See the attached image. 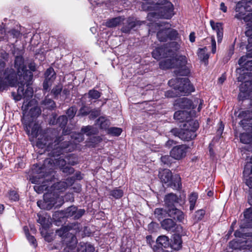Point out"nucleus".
Returning <instances> with one entry per match:
<instances>
[{
  "label": "nucleus",
  "mask_w": 252,
  "mask_h": 252,
  "mask_svg": "<svg viewBox=\"0 0 252 252\" xmlns=\"http://www.w3.org/2000/svg\"><path fill=\"white\" fill-rule=\"evenodd\" d=\"M33 93L32 88L28 85L26 86V90L22 87H19L17 90V95H15V93H12L15 100L19 101L22 98L24 99L22 106L23 123L25 126V129L28 133L30 132L29 127H31L30 124H29V122H31V118L33 120L41 114L40 109L36 106V100L32 99Z\"/></svg>",
  "instance_id": "nucleus-1"
},
{
  "label": "nucleus",
  "mask_w": 252,
  "mask_h": 252,
  "mask_svg": "<svg viewBox=\"0 0 252 252\" xmlns=\"http://www.w3.org/2000/svg\"><path fill=\"white\" fill-rule=\"evenodd\" d=\"M31 71L26 69V65L24 64V59L21 56H17L15 58L14 67L16 70V75L18 78L19 87L24 88V84L30 82L32 78V71H35L36 70V66L34 63H30L28 65Z\"/></svg>",
  "instance_id": "nucleus-2"
},
{
  "label": "nucleus",
  "mask_w": 252,
  "mask_h": 252,
  "mask_svg": "<svg viewBox=\"0 0 252 252\" xmlns=\"http://www.w3.org/2000/svg\"><path fill=\"white\" fill-rule=\"evenodd\" d=\"M64 138L62 136L56 138L53 142H49L51 138L47 137L44 139L38 138L37 145L38 147L43 148L42 146H47V150L51 151V154L53 157L59 156L62 153V151H67L66 149L69 147L70 142L67 141H63Z\"/></svg>",
  "instance_id": "nucleus-3"
},
{
  "label": "nucleus",
  "mask_w": 252,
  "mask_h": 252,
  "mask_svg": "<svg viewBox=\"0 0 252 252\" xmlns=\"http://www.w3.org/2000/svg\"><path fill=\"white\" fill-rule=\"evenodd\" d=\"M199 127L197 121L189 120L185 122L181 130L179 131L177 128L171 130V132L184 141H190L196 136V131Z\"/></svg>",
  "instance_id": "nucleus-4"
},
{
  "label": "nucleus",
  "mask_w": 252,
  "mask_h": 252,
  "mask_svg": "<svg viewBox=\"0 0 252 252\" xmlns=\"http://www.w3.org/2000/svg\"><path fill=\"white\" fill-rule=\"evenodd\" d=\"M67 226H64L56 231V234L62 237L66 245L64 252H79L76 248L77 239L72 232H70Z\"/></svg>",
  "instance_id": "nucleus-5"
},
{
  "label": "nucleus",
  "mask_w": 252,
  "mask_h": 252,
  "mask_svg": "<svg viewBox=\"0 0 252 252\" xmlns=\"http://www.w3.org/2000/svg\"><path fill=\"white\" fill-rule=\"evenodd\" d=\"M158 176L161 182L166 184L167 186L172 187L176 189H181V178L179 175H175L173 177L171 171L165 169L159 172Z\"/></svg>",
  "instance_id": "nucleus-6"
},
{
  "label": "nucleus",
  "mask_w": 252,
  "mask_h": 252,
  "mask_svg": "<svg viewBox=\"0 0 252 252\" xmlns=\"http://www.w3.org/2000/svg\"><path fill=\"white\" fill-rule=\"evenodd\" d=\"M174 83H176L175 89L178 90L181 95H186L194 91L192 85L188 78H176L171 79L168 82V84L170 86L173 85Z\"/></svg>",
  "instance_id": "nucleus-7"
},
{
  "label": "nucleus",
  "mask_w": 252,
  "mask_h": 252,
  "mask_svg": "<svg viewBox=\"0 0 252 252\" xmlns=\"http://www.w3.org/2000/svg\"><path fill=\"white\" fill-rule=\"evenodd\" d=\"M66 161L64 159L62 158L61 157L58 158H47L41 167V171L39 172V174L46 173L47 174L50 173L53 170L55 166H58L61 169L64 167Z\"/></svg>",
  "instance_id": "nucleus-8"
},
{
  "label": "nucleus",
  "mask_w": 252,
  "mask_h": 252,
  "mask_svg": "<svg viewBox=\"0 0 252 252\" xmlns=\"http://www.w3.org/2000/svg\"><path fill=\"white\" fill-rule=\"evenodd\" d=\"M10 73H8V69L5 70L3 72V77L4 80L0 78V90H4L7 85L13 87L17 83H18V78L13 69L9 70Z\"/></svg>",
  "instance_id": "nucleus-9"
},
{
  "label": "nucleus",
  "mask_w": 252,
  "mask_h": 252,
  "mask_svg": "<svg viewBox=\"0 0 252 252\" xmlns=\"http://www.w3.org/2000/svg\"><path fill=\"white\" fill-rule=\"evenodd\" d=\"M157 35L161 42L167 41L168 39L174 40L178 37V33L176 30L166 28L160 30Z\"/></svg>",
  "instance_id": "nucleus-10"
},
{
  "label": "nucleus",
  "mask_w": 252,
  "mask_h": 252,
  "mask_svg": "<svg viewBox=\"0 0 252 252\" xmlns=\"http://www.w3.org/2000/svg\"><path fill=\"white\" fill-rule=\"evenodd\" d=\"M252 80L246 81L242 83L240 87V93L238 98L240 100H243L246 99H252Z\"/></svg>",
  "instance_id": "nucleus-11"
},
{
  "label": "nucleus",
  "mask_w": 252,
  "mask_h": 252,
  "mask_svg": "<svg viewBox=\"0 0 252 252\" xmlns=\"http://www.w3.org/2000/svg\"><path fill=\"white\" fill-rule=\"evenodd\" d=\"M188 147L186 145L174 146L170 151V156L177 160H180L186 157Z\"/></svg>",
  "instance_id": "nucleus-12"
},
{
  "label": "nucleus",
  "mask_w": 252,
  "mask_h": 252,
  "mask_svg": "<svg viewBox=\"0 0 252 252\" xmlns=\"http://www.w3.org/2000/svg\"><path fill=\"white\" fill-rule=\"evenodd\" d=\"M51 196V194L49 193L44 194L43 200L37 201V206L42 209L50 210L55 204L54 199Z\"/></svg>",
  "instance_id": "nucleus-13"
},
{
  "label": "nucleus",
  "mask_w": 252,
  "mask_h": 252,
  "mask_svg": "<svg viewBox=\"0 0 252 252\" xmlns=\"http://www.w3.org/2000/svg\"><path fill=\"white\" fill-rule=\"evenodd\" d=\"M45 80L43 84L44 90L47 91L56 78V73L52 68H48L45 73Z\"/></svg>",
  "instance_id": "nucleus-14"
},
{
  "label": "nucleus",
  "mask_w": 252,
  "mask_h": 252,
  "mask_svg": "<svg viewBox=\"0 0 252 252\" xmlns=\"http://www.w3.org/2000/svg\"><path fill=\"white\" fill-rule=\"evenodd\" d=\"M143 22L134 20L133 19L128 18L126 22L124 23L121 29V31L124 33H128L131 30H136L141 25Z\"/></svg>",
  "instance_id": "nucleus-15"
},
{
  "label": "nucleus",
  "mask_w": 252,
  "mask_h": 252,
  "mask_svg": "<svg viewBox=\"0 0 252 252\" xmlns=\"http://www.w3.org/2000/svg\"><path fill=\"white\" fill-rule=\"evenodd\" d=\"M84 210H78L76 207L72 206L65 210L64 216L67 218L72 217L74 219H78L84 215Z\"/></svg>",
  "instance_id": "nucleus-16"
},
{
  "label": "nucleus",
  "mask_w": 252,
  "mask_h": 252,
  "mask_svg": "<svg viewBox=\"0 0 252 252\" xmlns=\"http://www.w3.org/2000/svg\"><path fill=\"white\" fill-rule=\"evenodd\" d=\"M168 216L176 219L179 221H182L184 219V215L180 210L176 208L174 206H171L167 211Z\"/></svg>",
  "instance_id": "nucleus-17"
},
{
  "label": "nucleus",
  "mask_w": 252,
  "mask_h": 252,
  "mask_svg": "<svg viewBox=\"0 0 252 252\" xmlns=\"http://www.w3.org/2000/svg\"><path fill=\"white\" fill-rule=\"evenodd\" d=\"M174 118L175 120L179 121L180 122H184L190 119V115L189 113L186 110H180L176 111L174 115Z\"/></svg>",
  "instance_id": "nucleus-18"
},
{
  "label": "nucleus",
  "mask_w": 252,
  "mask_h": 252,
  "mask_svg": "<svg viewBox=\"0 0 252 252\" xmlns=\"http://www.w3.org/2000/svg\"><path fill=\"white\" fill-rule=\"evenodd\" d=\"M212 29L215 31L217 34L218 42H220L222 40L223 36L222 27L220 23H215L213 21L210 22Z\"/></svg>",
  "instance_id": "nucleus-19"
},
{
  "label": "nucleus",
  "mask_w": 252,
  "mask_h": 252,
  "mask_svg": "<svg viewBox=\"0 0 252 252\" xmlns=\"http://www.w3.org/2000/svg\"><path fill=\"white\" fill-rule=\"evenodd\" d=\"M176 225L175 222L171 219H164L161 222V227L168 231H173L175 230Z\"/></svg>",
  "instance_id": "nucleus-20"
},
{
  "label": "nucleus",
  "mask_w": 252,
  "mask_h": 252,
  "mask_svg": "<svg viewBox=\"0 0 252 252\" xmlns=\"http://www.w3.org/2000/svg\"><path fill=\"white\" fill-rule=\"evenodd\" d=\"M175 61L174 58L165 59L159 63V67L162 69L176 67Z\"/></svg>",
  "instance_id": "nucleus-21"
},
{
  "label": "nucleus",
  "mask_w": 252,
  "mask_h": 252,
  "mask_svg": "<svg viewBox=\"0 0 252 252\" xmlns=\"http://www.w3.org/2000/svg\"><path fill=\"white\" fill-rule=\"evenodd\" d=\"M165 48H163L162 47L157 48L152 52V56L153 58L157 60H159L162 58L167 57L168 56L166 55L167 53H165Z\"/></svg>",
  "instance_id": "nucleus-22"
},
{
  "label": "nucleus",
  "mask_w": 252,
  "mask_h": 252,
  "mask_svg": "<svg viewBox=\"0 0 252 252\" xmlns=\"http://www.w3.org/2000/svg\"><path fill=\"white\" fill-rule=\"evenodd\" d=\"M77 250L79 252H94V248L90 243L80 242Z\"/></svg>",
  "instance_id": "nucleus-23"
},
{
  "label": "nucleus",
  "mask_w": 252,
  "mask_h": 252,
  "mask_svg": "<svg viewBox=\"0 0 252 252\" xmlns=\"http://www.w3.org/2000/svg\"><path fill=\"white\" fill-rule=\"evenodd\" d=\"M171 247L175 250H179L182 248V241L181 237L179 235H175L172 240Z\"/></svg>",
  "instance_id": "nucleus-24"
},
{
  "label": "nucleus",
  "mask_w": 252,
  "mask_h": 252,
  "mask_svg": "<svg viewBox=\"0 0 252 252\" xmlns=\"http://www.w3.org/2000/svg\"><path fill=\"white\" fill-rule=\"evenodd\" d=\"M156 242L158 247L165 248L168 247L170 245L169 238L165 235L158 236Z\"/></svg>",
  "instance_id": "nucleus-25"
},
{
  "label": "nucleus",
  "mask_w": 252,
  "mask_h": 252,
  "mask_svg": "<svg viewBox=\"0 0 252 252\" xmlns=\"http://www.w3.org/2000/svg\"><path fill=\"white\" fill-rule=\"evenodd\" d=\"M40 105L43 108L48 109H52L56 107L55 102L52 99L48 98V95L41 101Z\"/></svg>",
  "instance_id": "nucleus-26"
},
{
  "label": "nucleus",
  "mask_w": 252,
  "mask_h": 252,
  "mask_svg": "<svg viewBox=\"0 0 252 252\" xmlns=\"http://www.w3.org/2000/svg\"><path fill=\"white\" fill-rule=\"evenodd\" d=\"M178 103L179 106L184 109H190L192 107V101L186 97L180 98Z\"/></svg>",
  "instance_id": "nucleus-27"
},
{
  "label": "nucleus",
  "mask_w": 252,
  "mask_h": 252,
  "mask_svg": "<svg viewBox=\"0 0 252 252\" xmlns=\"http://www.w3.org/2000/svg\"><path fill=\"white\" fill-rule=\"evenodd\" d=\"M165 203L169 206L178 202V197L174 193H169L165 197Z\"/></svg>",
  "instance_id": "nucleus-28"
},
{
  "label": "nucleus",
  "mask_w": 252,
  "mask_h": 252,
  "mask_svg": "<svg viewBox=\"0 0 252 252\" xmlns=\"http://www.w3.org/2000/svg\"><path fill=\"white\" fill-rule=\"evenodd\" d=\"M29 124H30L31 127H29L30 129V132L28 133L27 132L28 135H31L32 137H37L38 136V132L39 129V126L37 124H34V125L32 126V123L31 122H29ZM26 131H27L26 130Z\"/></svg>",
  "instance_id": "nucleus-29"
},
{
  "label": "nucleus",
  "mask_w": 252,
  "mask_h": 252,
  "mask_svg": "<svg viewBox=\"0 0 252 252\" xmlns=\"http://www.w3.org/2000/svg\"><path fill=\"white\" fill-rule=\"evenodd\" d=\"M180 47V45L177 42L173 41L169 43L168 46L165 48L166 52L169 53L177 51ZM170 54L169 53V55Z\"/></svg>",
  "instance_id": "nucleus-30"
},
{
  "label": "nucleus",
  "mask_w": 252,
  "mask_h": 252,
  "mask_svg": "<svg viewBox=\"0 0 252 252\" xmlns=\"http://www.w3.org/2000/svg\"><path fill=\"white\" fill-rule=\"evenodd\" d=\"M122 22V18L120 17H116L107 21L106 26L109 28L115 27Z\"/></svg>",
  "instance_id": "nucleus-31"
},
{
  "label": "nucleus",
  "mask_w": 252,
  "mask_h": 252,
  "mask_svg": "<svg viewBox=\"0 0 252 252\" xmlns=\"http://www.w3.org/2000/svg\"><path fill=\"white\" fill-rule=\"evenodd\" d=\"M175 65L177 68H182L184 67L187 63V58L184 56H180L178 59H174Z\"/></svg>",
  "instance_id": "nucleus-32"
},
{
  "label": "nucleus",
  "mask_w": 252,
  "mask_h": 252,
  "mask_svg": "<svg viewBox=\"0 0 252 252\" xmlns=\"http://www.w3.org/2000/svg\"><path fill=\"white\" fill-rule=\"evenodd\" d=\"M240 141L244 144H252V135L249 133H244L240 135Z\"/></svg>",
  "instance_id": "nucleus-33"
},
{
  "label": "nucleus",
  "mask_w": 252,
  "mask_h": 252,
  "mask_svg": "<svg viewBox=\"0 0 252 252\" xmlns=\"http://www.w3.org/2000/svg\"><path fill=\"white\" fill-rule=\"evenodd\" d=\"M244 219L241 220V223L252 221V207L248 209L244 214Z\"/></svg>",
  "instance_id": "nucleus-34"
},
{
  "label": "nucleus",
  "mask_w": 252,
  "mask_h": 252,
  "mask_svg": "<svg viewBox=\"0 0 252 252\" xmlns=\"http://www.w3.org/2000/svg\"><path fill=\"white\" fill-rule=\"evenodd\" d=\"M97 124L101 128L106 129L110 125V122L104 117H101L97 120Z\"/></svg>",
  "instance_id": "nucleus-35"
},
{
  "label": "nucleus",
  "mask_w": 252,
  "mask_h": 252,
  "mask_svg": "<svg viewBox=\"0 0 252 252\" xmlns=\"http://www.w3.org/2000/svg\"><path fill=\"white\" fill-rule=\"evenodd\" d=\"M198 198V195L196 193H192L189 196V202L190 204L189 209L193 210L194 208L195 205Z\"/></svg>",
  "instance_id": "nucleus-36"
},
{
  "label": "nucleus",
  "mask_w": 252,
  "mask_h": 252,
  "mask_svg": "<svg viewBox=\"0 0 252 252\" xmlns=\"http://www.w3.org/2000/svg\"><path fill=\"white\" fill-rule=\"evenodd\" d=\"M207 48L205 47L203 48H200L198 50V56L201 60H207L209 58V55L207 53Z\"/></svg>",
  "instance_id": "nucleus-37"
},
{
  "label": "nucleus",
  "mask_w": 252,
  "mask_h": 252,
  "mask_svg": "<svg viewBox=\"0 0 252 252\" xmlns=\"http://www.w3.org/2000/svg\"><path fill=\"white\" fill-rule=\"evenodd\" d=\"M63 90V85L61 84H58L53 87L51 90V93L56 98L61 94Z\"/></svg>",
  "instance_id": "nucleus-38"
},
{
  "label": "nucleus",
  "mask_w": 252,
  "mask_h": 252,
  "mask_svg": "<svg viewBox=\"0 0 252 252\" xmlns=\"http://www.w3.org/2000/svg\"><path fill=\"white\" fill-rule=\"evenodd\" d=\"M123 190L119 189H116L110 191V194L116 199H119L123 195Z\"/></svg>",
  "instance_id": "nucleus-39"
},
{
  "label": "nucleus",
  "mask_w": 252,
  "mask_h": 252,
  "mask_svg": "<svg viewBox=\"0 0 252 252\" xmlns=\"http://www.w3.org/2000/svg\"><path fill=\"white\" fill-rule=\"evenodd\" d=\"M166 212L167 211H164L163 209L161 208H156L155 210L154 214L156 217L160 220L163 219L165 216Z\"/></svg>",
  "instance_id": "nucleus-40"
},
{
  "label": "nucleus",
  "mask_w": 252,
  "mask_h": 252,
  "mask_svg": "<svg viewBox=\"0 0 252 252\" xmlns=\"http://www.w3.org/2000/svg\"><path fill=\"white\" fill-rule=\"evenodd\" d=\"M88 94L89 97L92 99H97L101 96V93L94 89L90 90Z\"/></svg>",
  "instance_id": "nucleus-41"
},
{
  "label": "nucleus",
  "mask_w": 252,
  "mask_h": 252,
  "mask_svg": "<svg viewBox=\"0 0 252 252\" xmlns=\"http://www.w3.org/2000/svg\"><path fill=\"white\" fill-rule=\"evenodd\" d=\"M179 95H181V94L177 89H175V87L173 90H169L165 92V95L168 97H174Z\"/></svg>",
  "instance_id": "nucleus-42"
},
{
  "label": "nucleus",
  "mask_w": 252,
  "mask_h": 252,
  "mask_svg": "<svg viewBox=\"0 0 252 252\" xmlns=\"http://www.w3.org/2000/svg\"><path fill=\"white\" fill-rule=\"evenodd\" d=\"M108 131L109 133L117 136L120 135L122 132L121 128L115 127H110Z\"/></svg>",
  "instance_id": "nucleus-43"
},
{
  "label": "nucleus",
  "mask_w": 252,
  "mask_h": 252,
  "mask_svg": "<svg viewBox=\"0 0 252 252\" xmlns=\"http://www.w3.org/2000/svg\"><path fill=\"white\" fill-rule=\"evenodd\" d=\"M67 122V119L66 116L62 115L59 117L58 119V124L62 127L65 126Z\"/></svg>",
  "instance_id": "nucleus-44"
},
{
  "label": "nucleus",
  "mask_w": 252,
  "mask_h": 252,
  "mask_svg": "<svg viewBox=\"0 0 252 252\" xmlns=\"http://www.w3.org/2000/svg\"><path fill=\"white\" fill-rule=\"evenodd\" d=\"M72 139H73V142L76 144L77 142H80L84 140L83 134L81 133H77L73 134L71 136Z\"/></svg>",
  "instance_id": "nucleus-45"
},
{
  "label": "nucleus",
  "mask_w": 252,
  "mask_h": 252,
  "mask_svg": "<svg viewBox=\"0 0 252 252\" xmlns=\"http://www.w3.org/2000/svg\"><path fill=\"white\" fill-rule=\"evenodd\" d=\"M77 111V109L76 107H70L66 112V114L67 115V117L69 119L73 118Z\"/></svg>",
  "instance_id": "nucleus-46"
},
{
  "label": "nucleus",
  "mask_w": 252,
  "mask_h": 252,
  "mask_svg": "<svg viewBox=\"0 0 252 252\" xmlns=\"http://www.w3.org/2000/svg\"><path fill=\"white\" fill-rule=\"evenodd\" d=\"M9 198L10 199L16 201L19 199V195L17 192L14 190H11L9 192Z\"/></svg>",
  "instance_id": "nucleus-47"
},
{
  "label": "nucleus",
  "mask_w": 252,
  "mask_h": 252,
  "mask_svg": "<svg viewBox=\"0 0 252 252\" xmlns=\"http://www.w3.org/2000/svg\"><path fill=\"white\" fill-rule=\"evenodd\" d=\"M67 187V184L65 182H60L55 185L54 188L57 189L61 190L65 189Z\"/></svg>",
  "instance_id": "nucleus-48"
},
{
  "label": "nucleus",
  "mask_w": 252,
  "mask_h": 252,
  "mask_svg": "<svg viewBox=\"0 0 252 252\" xmlns=\"http://www.w3.org/2000/svg\"><path fill=\"white\" fill-rule=\"evenodd\" d=\"M5 63L4 61H3L2 60L0 59V75H3V72H5V70L8 69V73L10 74V72H9V70L10 69H12V68L8 69V68L6 69H4L5 68Z\"/></svg>",
  "instance_id": "nucleus-49"
},
{
  "label": "nucleus",
  "mask_w": 252,
  "mask_h": 252,
  "mask_svg": "<svg viewBox=\"0 0 252 252\" xmlns=\"http://www.w3.org/2000/svg\"><path fill=\"white\" fill-rule=\"evenodd\" d=\"M90 112V109L86 106L81 108L79 110V115L85 116L88 115Z\"/></svg>",
  "instance_id": "nucleus-50"
},
{
  "label": "nucleus",
  "mask_w": 252,
  "mask_h": 252,
  "mask_svg": "<svg viewBox=\"0 0 252 252\" xmlns=\"http://www.w3.org/2000/svg\"><path fill=\"white\" fill-rule=\"evenodd\" d=\"M62 171L67 174H71L74 172V169L68 166H66L62 168Z\"/></svg>",
  "instance_id": "nucleus-51"
},
{
  "label": "nucleus",
  "mask_w": 252,
  "mask_h": 252,
  "mask_svg": "<svg viewBox=\"0 0 252 252\" xmlns=\"http://www.w3.org/2000/svg\"><path fill=\"white\" fill-rule=\"evenodd\" d=\"M26 237L31 243L34 246H36V240L33 236L31 235L29 233H26Z\"/></svg>",
  "instance_id": "nucleus-52"
},
{
  "label": "nucleus",
  "mask_w": 252,
  "mask_h": 252,
  "mask_svg": "<svg viewBox=\"0 0 252 252\" xmlns=\"http://www.w3.org/2000/svg\"><path fill=\"white\" fill-rule=\"evenodd\" d=\"M92 129L91 126H87L82 128L81 131L83 133H86L87 135H89L91 134V130Z\"/></svg>",
  "instance_id": "nucleus-53"
},
{
  "label": "nucleus",
  "mask_w": 252,
  "mask_h": 252,
  "mask_svg": "<svg viewBox=\"0 0 252 252\" xmlns=\"http://www.w3.org/2000/svg\"><path fill=\"white\" fill-rule=\"evenodd\" d=\"M34 190L36 192H37L38 193H40L43 191V190L44 189H46L47 187H45V185L40 186H36L34 187Z\"/></svg>",
  "instance_id": "nucleus-54"
},
{
  "label": "nucleus",
  "mask_w": 252,
  "mask_h": 252,
  "mask_svg": "<svg viewBox=\"0 0 252 252\" xmlns=\"http://www.w3.org/2000/svg\"><path fill=\"white\" fill-rule=\"evenodd\" d=\"M8 33L10 34V35H12L13 37H18L19 36L20 34V32L15 30H12L8 32Z\"/></svg>",
  "instance_id": "nucleus-55"
},
{
  "label": "nucleus",
  "mask_w": 252,
  "mask_h": 252,
  "mask_svg": "<svg viewBox=\"0 0 252 252\" xmlns=\"http://www.w3.org/2000/svg\"><path fill=\"white\" fill-rule=\"evenodd\" d=\"M212 52L215 54L216 51V43L214 37H211Z\"/></svg>",
  "instance_id": "nucleus-56"
},
{
  "label": "nucleus",
  "mask_w": 252,
  "mask_h": 252,
  "mask_svg": "<svg viewBox=\"0 0 252 252\" xmlns=\"http://www.w3.org/2000/svg\"><path fill=\"white\" fill-rule=\"evenodd\" d=\"M161 161L166 164H169L170 163V157L167 156H163L161 158Z\"/></svg>",
  "instance_id": "nucleus-57"
},
{
  "label": "nucleus",
  "mask_w": 252,
  "mask_h": 252,
  "mask_svg": "<svg viewBox=\"0 0 252 252\" xmlns=\"http://www.w3.org/2000/svg\"><path fill=\"white\" fill-rule=\"evenodd\" d=\"M241 228L252 227V221H249L246 223H241Z\"/></svg>",
  "instance_id": "nucleus-58"
},
{
  "label": "nucleus",
  "mask_w": 252,
  "mask_h": 252,
  "mask_svg": "<svg viewBox=\"0 0 252 252\" xmlns=\"http://www.w3.org/2000/svg\"><path fill=\"white\" fill-rule=\"evenodd\" d=\"M250 113L249 111H242L240 113V114L238 115L239 117L240 118H245L247 117V114Z\"/></svg>",
  "instance_id": "nucleus-59"
},
{
  "label": "nucleus",
  "mask_w": 252,
  "mask_h": 252,
  "mask_svg": "<svg viewBox=\"0 0 252 252\" xmlns=\"http://www.w3.org/2000/svg\"><path fill=\"white\" fill-rule=\"evenodd\" d=\"M99 115V111L98 110H94L91 112V116L96 117Z\"/></svg>",
  "instance_id": "nucleus-60"
},
{
  "label": "nucleus",
  "mask_w": 252,
  "mask_h": 252,
  "mask_svg": "<svg viewBox=\"0 0 252 252\" xmlns=\"http://www.w3.org/2000/svg\"><path fill=\"white\" fill-rule=\"evenodd\" d=\"M175 144V143L174 142V141L173 140H169L168 141H167L165 145H166V147H170L171 146H172L173 144Z\"/></svg>",
  "instance_id": "nucleus-61"
},
{
  "label": "nucleus",
  "mask_w": 252,
  "mask_h": 252,
  "mask_svg": "<svg viewBox=\"0 0 252 252\" xmlns=\"http://www.w3.org/2000/svg\"><path fill=\"white\" fill-rule=\"evenodd\" d=\"M220 9L224 12H226L227 11V7L225 6V4L223 2H221L220 3Z\"/></svg>",
  "instance_id": "nucleus-62"
},
{
  "label": "nucleus",
  "mask_w": 252,
  "mask_h": 252,
  "mask_svg": "<svg viewBox=\"0 0 252 252\" xmlns=\"http://www.w3.org/2000/svg\"><path fill=\"white\" fill-rule=\"evenodd\" d=\"M189 40L191 42H193L195 41V35L193 32H191L189 34Z\"/></svg>",
  "instance_id": "nucleus-63"
},
{
  "label": "nucleus",
  "mask_w": 252,
  "mask_h": 252,
  "mask_svg": "<svg viewBox=\"0 0 252 252\" xmlns=\"http://www.w3.org/2000/svg\"><path fill=\"white\" fill-rule=\"evenodd\" d=\"M234 235L236 237H243V234L239 230H237L235 232Z\"/></svg>",
  "instance_id": "nucleus-64"
}]
</instances>
